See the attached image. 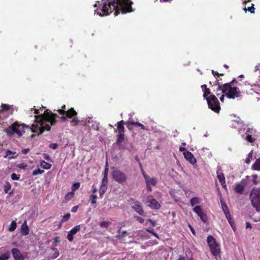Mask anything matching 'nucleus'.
Masks as SVG:
<instances>
[{
	"label": "nucleus",
	"mask_w": 260,
	"mask_h": 260,
	"mask_svg": "<svg viewBox=\"0 0 260 260\" xmlns=\"http://www.w3.org/2000/svg\"><path fill=\"white\" fill-rule=\"evenodd\" d=\"M44 172L43 170H41L40 169H36L32 173V174L33 176L38 175L39 174H41Z\"/></svg>",
	"instance_id": "obj_34"
},
{
	"label": "nucleus",
	"mask_w": 260,
	"mask_h": 260,
	"mask_svg": "<svg viewBox=\"0 0 260 260\" xmlns=\"http://www.w3.org/2000/svg\"><path fill=\"white\" fill-rule=\"evenodd\" d=\"M73 234H71V233L70 232L69 234H68L67 237L69 241L72 242L73 240Z\"/></svg>",
	"instance_id": "obj_48"
},
{
	"label": "nucleus",
	"mask_w": 260,
	"mask_h": 260,
	"mask_svg": "<svg viewBox=\"0 0 260 260\" xmlns=\"http://www.w3.org/2000/svg\"><path fill=\"white\" fill-rule=\"evenodd\" d=\"M193 211L200 217L203 222L206 223L208 221L207 216L201 206H196L193 208Z\"/></svg>",
	"instance_id": "obj_8"
},
{
	"label": "nucleus",
	"mask_w": 260,
	"mask_h": 260,
	"mask_svg": "<svg viewBox=\"0 0 260 260\" xmlns=\"http://www.w3.org/2000/svg\"><path fill=\"white\" fill-rule=\"evenodd\" d=\"M9 258L8 253H5L0 256V260H7Z\"/></svg>",
	"instance_id": "obj_39"
},
{
	"label": "nucleus",
	"mask_w": 260,
	"mask_h": 260,
	"mask_svg": "<svg viewBox=\"0 0 260 260\" xmlns=\"http://www.w3.org/2000/svg\"><path fill=\"white\" fill-rule=\"evenodd\" d=\"M207 241L211 253L217 258V256H220V253L219 244L218 243L216 239L211 235L207 237Z\"/></svg>",
	"instance_id": "obj_4"
},
{
	"label": "nucleus",
	"mask_w": 260,
	"mask_h": 260,
	"mask_svg": "<svg viewBox=\"0 0 260 260\" xmlns=\"http://www.w3.org/2000/svg\"><path fill=\"white\" fill-rule=\"evenodd\" d=\"M225 216H226L227 219L228 220V221H229V223L232 226L233 229L234 230V228H235V226H234V220L233 219V218L232 217L231 215L230 214V213L225 214Z\"/></svg>",
	"instance_id": "obj_23"
},
{
	"label": "nucleus",
	"mask_w": 260,
	"mask_h": 260,
	"mask_svg": "<svg viewBox=\"0 0 260 260\" xmlns=\"http://www.w3.org/2000/svg\"><path fill=\"white\" fill-rule=\"evenodd\" d=\"M253 6L254 5L252 4L251 7L248 8V10L250 11L251 13H254V8Z\"/></svg>",
	"instance_id": "obj_52"
},
{
	"label": "nucleus",
	"mask_w": 260,
	"mask_h": 260,
	"mask_svg": "<svg viewBox=\"0 0 260 260\" xmlns=\"http://www.w3.org/2000/svg\"><path fill=\"white\" fill-rule=\"evenodd\" d=\"M220 202L222 210L224 212L225 215L230 213L229 209L225 203L224 201H223L222 200H221Z\"/></svg>",
	"instance_id": "obj_21"
},
{
	"label": "nucleus",
	"mask_w": 260,
	"mask_h": 260,
	"mask_svg": "<svg viewBox=\"0 0 260 260\" xmlns=\"http://www.w3.org/2000/svg\"><path fill=\"white\" fill-rule=\"evenodd\" d=\"M11 179L13 180H19L20 179V175H18L15 173H13L11 175Z\"/></svg>",
	"instance_id": "obj_42"
},
{
	"label": "nucleus",
	"mask_w": 260,
	"mask_h": 260,
	"mask_svg": "<svg viewBox=\"0 0 260 260\" xmlns=\"http://www.w3.org/2000/svg\"><path fill=\"white\" fill-rule=\"evenodd\" d=\"M70 216L71 214L70 213H67V214L63 215L61 219V221L64 222L68 220L70 218Z\"/></svg>",
	"instance_id": "obj_40"
},
{
	"label": "nucleus",
	"mask_w": 260,
	"mask_h": 260,
	"mask_svg": "<svg viewBox=\"0 0 260 260\" xmlns=\"http://www.w3.org/2000/svg\"><path fill=\"white\" fill-rule=\"evenodd\" d=\"M101 4H99V8L96 9L95 13L100 16L108 15L114 11V15L117 16L120 12L122 13L130 12L132 11L131 0H113L107 4V2L102 0Z\"/></svg>",
	"instance_id": "obj_2"
},
{
	"label": "nucleus",
	"mask_w": 260,
	"mask_h": 260,
	"mask_svg": "<svg viewBox=\"0 0 260 260\" xmlns=\"http://www.w3.org/2000/svg\"><path fill=\"white\" fill-rule=\"evenodd\" d=\"M123 123H124L123 120H121L117 122V130L118 131V134H124L125 128L123 125Z\"/></svg>",
	"instance_id": "obj_16"
},
{
	"label": "nucleus",
	"mask_w": 260,
	"mask_h": 260,
	"mask_svg": "<svg viewBox=\"0 0 260 260\" xmlns=\"http://www.w3.org/2000/svg\"><path fill=\"white\" fill-rule=\"evenodd\" d=\"M18 167L21 169H24L26 167V165L24 164H20L18 165Z\"/></svg>",
	"instance_id": "obj_50"
},
{
	"label": "nucleus",
	"mask_w": 260,
	"mask_h": 260,
	"mask_svg": "<svg viewBox=\"0 0 260 260\" xmlns=\"http://www.w3.org/2000/svg\"><path fill=\"white\" fill-rule=\"evenodd\" d=\"M136 125L139 126V127H141L143 129H145V126L142 124V123H140V122H137V123H136Z\"/></svg>",
	"instance_id": "obj_54"
},
{
	"label": "nucleus",
	"mask_w": 260,
	"mask_h": 260,
	"mask_svg": "<svg viewBox=\"0 0 260 260\" xmlns=\"http://www.w3.org/2000/svg\"><path fill=\"white\" fill-rule=\"evenodd\" d=\"M245 139L250 143H253L255 141V139L252 137V136L250 135H248Z\"/></svg>",
	"instance_id": "obj_35"
},
{
	"label": "nucleus",
	"mask_w": 260,
	"mask_h": 260,
	"mask_svg": "<svg viewBox=\"0 0 260 260\" xmlns=\"http://www.w3.org/2000/svg\"><path fill=\"white\" fill-rule=\"evenodd\" d=\"M79 120L77 118H73L71 122L73 125H76L78 124Z\"/></svg>",
	"instance_id": "obj_44"
},
{
	"label": "nucleus",
	"mask_w": 260,
	"mask_h": 260,
	"mask_svg": "<svg viewBox=\"0 0 260 260\" xmlns=\"http://www.w3.org/2000/svg\"><path fill=\"white\" fill-rule=\"evenodd\" d=\"M46 122H47V121H43V124L42 125L43 131L44 129H46L47 131H49L50 130V125L48 124L45 123Z\"/></svg>",
	"instance_id": "obj_33"
},
{
	"label": "nucleus",
	"mask_w": 260,
	"mask_h": 260,
	"mask_svg": "<svg viewBox=\"0 0 260 260\" xmlns=\"http://www.w3.org/2000/svg\"><path fill=\"white\" fill-rule=\"evenodd\" d=\"M133 209L137 212L139 214L144 216V211L138 202H136L132 206Z\"/></svg>",
	"instance_id": "obj_14"
},
{
	"label": "nucleus",
	"mask_w": 260,
	"mask_h": 260,
	"mask_svg": "<svg viewBox=\"0 0 260 260\" xmlns=\"http://www.w3.org/2000/svg\"><path fill=\"white\" fill-rule=\"evenodd\" d=\"M246 229H248V228H250V229H251L252 228V226H251V224H250V223L249 222H246Z\"/></svg>",
	"instance_id": "obj_59"
},
{
	"label": "nucleus",
	"mask_w": 260,
	"mask_h": 260,
	"mask_svg": "<svg viewBox=\"0 0 260 260\" xmlns=\"http://www.w3.org/2000/svg\"><path fill=\"white\" fill-rule=\"evenodd\" d=\"M138 122H135L134 121H128V123L132 124V125H136V123H137Z\"/></svg>",
	"instance_id": "obj_62"
},
{
	"label": "nucleus",
	"mask_w": 260,
	"mask_h": 260,
	"mask_svg": "<svg viewBox=\"0 0 260 260\" xmlns=\"http://www.w3.org/2000/svg\"><path fill=\"white\" fill-rule=\"evenodd\" d=\"M108 163H106V167L105 169V171L104 172V176L108 177Z\"/></svg>",
	"instance_id": "obj_47"
},
{
	"label": "nucleus",
	"mask_w": 260,
	"mask_h": 260,
	"mask_svg": "<svg viewBox=\"0 0 260 260\" xmlns=\"http://www.w3.org/2000/svg\"><path fill=\"white\" fill-rule=\"evenodd\" d=\"M11 251L15 260H24V257L18 249L13 248Z\"/></svg>",
	"instance_id": "obj_12"
},
{
	"label": "nucleus",
	"mask_w": 260,
	"mask_h": 260,
	"mask_svg": "<svg viewBox=\"0 0 260 260\" xmlns=\"http://www.w3.org/2000/svg\"><path fill=\"white\" fill-rule=\"evenodd\" d=\"M124 134H118V138L117 139V143L118 144L121 143L124 140Z\"/></svg>",
	"instance_id": "obj_32"
},
{
	"label": "nucleus",
	"mask_w": 260,
	"mask_h": 260,
	"mask_svg": "<svg viewBox=\"0 0 260 260\" xmlns=\"http://www.w3.org/2000/svg\"><path fill=\"white\" fill-rule=\"evenodd\" d=\"M135 218L141 223H142L144 222V219L138 216H135Z\"/></svg>",
	"instance_id": "obj_45"
},
{
	"label": "nucleus",
	"mask_w": 260,
	"mask_h": 260,
	"mask_svg": "<svg viewBox=\"0 0 260 260\" xmlns=\"http://www.w3.org/2000/svg\"><path fill=\"white\" fill-rule=\"evenodd\" d=\"M201 201V199L198 197H193L191 199L190 203V205L193 208L195 207L196 205L200 204Z\"/></svg>",
	"instance_id": "obj_20"
},
{
	"label": "nucleus",
	"mask_w": 260,
	"mask_h": 260,
	"mask_svg": "<svg viewBox=\"0 0 260 260\" xmlns=\"http://www.w3.org/2000/svg\"><path fill=\"white\" fill-rule=\"evenodd\" d=\"M40 166L42 168L45 169H49L51 167V165L50 164L46 162L44 160L41 161L40 163Z\"/></svg>",
	"instance_id": "obj_26"
},
{
	"label": "nucleus",
	"mask_w": 260,
	"mask_h": 260,
	"mask_svg": "<svg viewBox=\"0 0 260 260\" xmlns=\"http://www.w3.org/2000/svg\"><path fill=\"white\" fill-rule=\"evenodd\" d=\"M148 221H149V222L152 224V225L153 226H154L155 225V223H156V222H155V221H154V220H151V219H149L148 220Z\"/></svg>",
	"instance_id": "obj_57"
},
{
	"label": "nucleus",
	"mask_w": 260,
	"mask_h": 260,
	"mask_svg": "<svg viewBox=\"0 0 260 260\" xmlns=\"http://www.w3.org/2000/svg\"><path fill=\"white\" fill-rule=\"evenodd\" d=\"M57 111L61 114H66L67 116H68V117H71L77 114V113L73 108L70 109L67 112L63 109H59L57 110Z\"/></svg>",
	"instance_id": "obj_13"
},
{
	"label": "nucleus",
	"mask_w": 260,
	"mask_h": 260,
	"mask_svg": "<svg viewBox=\"0 0 260 260\" xmlns=\"http://www.w3.org/2000/svg\"><path fill=\"white\" fill-rule=\"evenodd\" d=\"M74 196V193L73 191H70L67 193V194L65 196V199L66 200H70L72 198H73Z\"/></svg>",
	"instance_id": "obj_31"
},
{
	"label": "nucleus",
	"mask_w": 260,
	"mask_h": 260,
	"mask_svg": "<svg viewBox=\"0 0 260 260\" xmlns=\"http://www.w3.org/2000/svg\"><path fill=\"white\" fill-rule=\"evenodd\" d=\"M251 168L253 170L260 171V158L256 159L254 163L253 164Z\"/></svg>",
	"instance_id": "obj_18"
},
{
	"label": "nucleus",
	"mask_w": 260,
	"mask_h": 260,
	"mask_svg": "<svg viewBox=\"0 0 260 260\" xmlns=\"http://www.w3.org/2000/svg\"><path fill=\"white\" fill-rule=\"evenodd\" d=\"M67 117H68V116H64V115H63L61 117V119L62 120V121H65L67 119Z\"/></svg>",
	"instance_id": "obj_63"
},
{
	"label": "nucleus",
	"mask_w": 260,
	"mask_h": 260,
	"mask_svg": "<svg viewBox=\"0 0 260 260\" xmlns=\"http://www.w3.org/2000/svg\"><path fill=\"white\" fill-rule=\"evenodd\" d=\"M78 208V206H75L74 207H73L72 209V212H76L77 211V209Z\"/></svg>",
	"instance_id": "obj_58"
},
{
	"label": "nucleus",
	"mask_w": 260,
	"mask_h": 260,
	"mask_svg": "<svg viewBox=\"0 0 260 260\" xmlns=\"http://www.w3.org/2000/svg\"><path fill=\"white\" fill-rule=\"evenodd\" d=\"M14 154L10 150H7L6 152V154L4 155V157H8L9 159L14 158L15 157L11 155V154Z\"/></svg>",
	"instance_id": "obj_30"
},
{
	"label": "nucleus",
	"mask_w": 260,
	"mask_h": 260,
	"mask_svg": "<svg viewBox=\"0 0 260 260\" xmlns=\"http://www.w3.org/2000/svg\"><path fill=\"white\" fill-rule=\"evenodd\" d=\"M145 179L146 180L147 186L150 185H155L156 183V181L155 178H151L148 176L144 175Z\"/></svg>",
	"instance_id": "obj_15"
},
{
	"label": "nucleus",
	"mask_w": 260,
	"mask_h": 260,
	"mask_svg": "<svg viewBox=\"0 0 260 260\" xmlns=\"http://www.w3.org/2000/svg\"><path fill=\"white\" fill-rule=\"evenodd\" d=\"M210 94H211V92H210L209 89H206V90H204L203 96L207 100V98L209 97V96H208V95H210Z\"/></svg>",
	"instance_id": "obj_41"
},
{
	"label": "nucleus",
	"mask_w": 260,
	"mask_h": 260,
	"mask_svg": "<svg viewBox=\"0 0 260 260\" xmlns=\"http://www.w3.org/2000/svg\"><path fill=\"white\" fill-rule=\"evenodd\" d=\"M57 147V144L56 143H52L49 145V148L52 149H56Z\"/></svg>",
	"instance_id": "obj_49"
},
{
	"label": "nucleus",
	"mask_w": 260,
	"mask_h": 260,
	"mask_svg": "<svg viewBox=\"0 0 260 260\" xmlns=\"http://www.w3.org/2000/svg\"><path fill=\"white\" fill-rule=\"evenodd\" d=\"M108 181V177L104 176L102 181L101 185H107Z\"/></svg>",
	"instance_id": "obj_43"
},
{
	"label": "nucleus",
	"mask_w": 260,
	"mask_h": 260,
	"mask_svg": "<svg viewBox=\"0 0 260 260\" xmlns=\"http://www.w3.org/2000/svg\"><path fill=\"white\" fill-rule=\"evenodd\" d=\"M246 186V182L244 180H242L240 183L235 184L234 189L237 193L242 194Z\"/></svg>",
	"instance_id": "obj_10"
},
{
	"label": "nucleus",
	"mask_w": 260,
	"mask_h": 260,
	"mask_svg": "<svg viewBox=\"0 0 260 260\" xmlns=\"http://www.w3.org/2000/svg\"><path fill=\"white\" fill-rule=\"evenodd\" d=\"M110 222L107 221H103L100 223V225L102 228H108L110 225Z\"/></svg>",
	"instance_id": "obj_38"
},
{
	"label": "nucleus",
	"mask_w": 260,
	"mask_h": 260,
	"mask_svg": "<svg viewBox=\"0 0 260 260\" xmlns=\"http://www.w3.org/2000/svg\"><path fill=\"white\" fill-rule=\"evenodd\" d=\"M235 81V79H234L230 83H227L221 85L219 84L218 80H217V84H218L217 91L218 90H221V93H224L226 96L229 99H234L240 96L241 91L239 88L233 87Z\"/></svg>",
	"instance_id": "obj_3"
},
{
	"label": "nucleus",
	"mask_w": 260,
	"mask_h": 260,
	"mask_svg": "<svg viewBox=\"0 0 260 260\" xmlns=\"http://www.w3.org/2000/svg\"><path fill=\"white\" fill-rule=\"evenodd\" d=\"M107 189V185H101L100 188V196L103 198V194L105 193Z\"/></svg>",
	"instance_id": "obj_25"
},
{
	"label": "nucleus",
	"mask_w": 260,
	"mask_h": 260,
	"mask_svg": "<svg viewBox=\"0 0 260 260\" xmlns=\"http://www.w3.org/2000/svg\"><path fill=\"white\" fill-rule=\"evenodd\" d=\"M252 156H253V151H251L248 154V157L246 159L245 161V163H246L247 164H249L251 162V160L252 158Z\"/></svg>",
	"instance_id": "obj_29"
},
{
	"label": "nucleus",
	"mask_w": 260,
	"mask_h": 260,
	"mask_svg": "<svg viewBox=\"0 0 260 260\" xmlns=\"http://www.w3.org/2000/svg\"><path fill=\"white\" fill-rule=\"evenodd\" d=\"M179 150H180V151L183 152L185 151H187L185 148L182 147V146L180 147Z\"/></svg>",
	"instance_id": "obj_61"
},
{
	"label": "nucleus",
	"mask_w": 260,
	"mask_h": 260,
	"mask_svg": "<svg viewBox=\"0 0 260 260\" xmlns=\"http://www.w3.org/2000/svg\"><path fill=\"white\" fill-rule=\"evenodd\" d=\"M36 118L35 123L30 127L28 125H25L24 124H20L18 122H14L11 126H9L8 129V133L11 135L14 134H17L19 136L22 135L24 133V127L30 128L32 133H37L38 135L41 134L43 132L42 125L43 124V121H47L50 123V125H54L55 123V118L58 117L56 114L53 113L51 111L45 112L41 113L39 117L35 116Z\"/></svg>",
	"instance_id": "obj_1"
},
{
	"label": "nucleus",
	"mask_w": 260,
	"mask_h": 260,
	"mask_svg": "<svg viewBox=\"0 0 260 260\" xmlns=\"http://www.w3.org/2000/svg\"><path fill=\"white\" fill-rule=\"evenodd\" d=\"M80 230V225H78L75 226H74L71 231L70 233L71 234L75 235L78 232H79Z\"/></svg>",
	"instance_id": "obj_28"
},
{
	"label": "nucleus",
	"mask_w": 260,
	"mask_h": 260,
	"mask_svg": "<svg viewBox=\"0 0 260 260\" xmlns=\"http://www.w3.org/2000/svg\"><path fill=\"white\" fill-rule=\"evenodd\" d=\"M113 179L120 184H123L127 181V176L123 172L119 170L116 169L112 173Z\"/></svg>",
	"instance_id": "obj_7"
},
{
	"label": "nucleus",
	"mask_w": 260,
	"mask_h": 260,
	"mask_svg": "<svg viewBox=\"0 0 260 260\" xmlns=\"http://www.w3.org/2000/svg\"><path fill=\"white\" fill-rule=\"evenodd\" d=\"M16 227H17L16 222L15 220H13L9 225V227L8 228V231L11 232H13L16 229Z\"/></svg>",
	"instance_id": "obj_24"
},
{
	"label": "nucleus",
	"mask_w": 260,
	"mask_h": 260,
	"mask_svg": "<svg viewBox=\"0 0 260 260\" xmlns=\"http://www.w3.org/2000/svg\"><path fill=\"white\" fill-rule=\"evenodd\" d=\"M97 196L96 194H91L90 196V201L91 204H95L96 203Z\"/></svg>",
	"instance_id": "obj_37"
},
{
	"label": "nucleus",
	"mask_w": 260,
	"mask_h": 260,
	"mask_svg": "<svg viewBox=\"0 0 260 260\" xmlns=\"http://www.w3.org/2000/svg\"><path fill=\"white\" fill-rule=\"evenodd\" d=\"M208 105L209 108L215 112H219L220 109L219 102L214 94H211L207 98Z\"/></svg>",
	"instance_id": "obj_6"
},
{
	"label": "nucleus",
	"mask_w": 260,
	"mask_h": 260,
	"mask_svg": "<svg viewBox=\"0 0 260 260\" xmlns=\"http://www.w3.org/2000/svg\"><path fill=\"white\" fill-rule=\"evenodd\" d=\"M146 204L151 209H158L160 207V205L158 203V202L155 199H154L152 196L148 197L147 199Z\"/></svg>",
	"instance_id": "obj_9"
},
{
	"label": "nucleus",
	"mask_w": 260,
	"mask_h": 260,
	"mask_svg": "<svg viewBox=\"0 0 260 260\" xmlns=\"http://www.w3.org/2000/svg\"><path fill=\"white\" fill-rule=\"evenodd\" d=\"M251 204L256 210L260 212V187L253 188L250 194Z\"/></svg>",
	"instance_id": "obj_5"
},
{
	"label": "nucleus",
	"mask_w": 260,
	"mask_h": 260,
	"mask_svg": "<svg viewBox=\"0 0 260 260\" xmlns=\"http://www.w3.org/2000/svg\"><path fill=\"white\" fill-rule=\"evenodd\" d=\"M52 250L55 252V257H56L59 255V252L56 248H53Z\"/></svg>",
	"instance_id": "obj_55"
},
{
	"label": "nucleus",
	"mask_w": 260,
	"mask_h": 260,
	"mask_svg": "<svg viewBox=\"0 0 260 260\" xmlns=\"http://www.w3.org/2000/svg\"><path fill=\"white\" fill-rule=\"evenodd\" d=\"M184 157L190 164L194 165L196 163L197 160L193 155L189 151H185L183 153Z\"/></svg>",
	"instance_id": "obj_11"
},
{
	"label": "nucleus",
	"mask_w": 260,
	"mask_h": 260,
	"mask_svg": "<svg viewBox=\"0 0 260 260\" xmlns=\"http://www.w3.org/2000/svg\"><path fill=\"white\" fill-rule=\"evenodd\" d=\"M29 151V148H26V149H23L22 150V152L25 154L26 153H27Z\"/></svg>",
	"instance_id": "obj_56"
},
{
	"label": "nucleus",
	"mask_w": 260,
	"mask_h": 260,
	"mask_svg": "<svg viewBox=\"0 0 260 260\" xmlns=\"http://www.w3.org/2000/svg\"><path fill=\"white\" fill-rule=\"evenodd\" d=\"M252 177L253 182H254V183L256 184L257 183L256 179L258 177L257 175H253L252 176Z\"/></svg>",
	"instance_id": "obj_51"
},
{
	"label": "nucleus",
	"mask_w": 260,
	"mask_h": 260,
	"mask_svg": "<svg viewBox=\"0 0 260 260\" xmlns=\"http://www.w3.org/2000/svg\"><path fill=\"white\" fill-rule=\"evenodd\" d=\"M2 107L4 109H5V110H8L10 108V106L9 105H6V104H2Z\"/></svg>",
	"instance_id": "obj_53"
},
{
	"label": "nucleus",
	"mask_w": 260,
	"mask_h": 260,
	"mask_svg": "<svg viewBox=\"0 0 260 260\" xmlns=\"http://www.w3.org/2000/svg\"><path fill=\"white\" fill-rule=\"evenodd\" d=\"M21 233L24 236H26L29 234V229L28 226L26 224V221L25 222V223H23L22 225Z\"/></svg>",
	"instance_id": "obj_19"
},
{
	"label": "nucleus",
	"mask_w": 260,
	"mask_h": 260,
	"mask_svg": "<svg viewBox=\"0 0 260 260\" xmlns=\"http://www.w3.org/2000/svg\"><path fill=\"white\" fill-rule=\"evenodd\" d=\"M217 176L219 181H223V180H225V177L220 168L218 169L217 171Z\"/></svg>",
	"instance_id": "obj_22"
},
{
	"label": "nucleus",
	"mask_w": 260,
	"mask_h": 260,
	"mask_svg": "<svg viewBox=\"0 0 260 260\" xmlns=\"http://www.w3.org/2000/svg\"><path fill=\"white\" fill-rule=\"evenodd\" d=\"M234 121L237 123L238 124L242 123V121H241L239 118H237L236 119L234 120Z\"/></svg>",
	"instance_id": "obj_60"
},
{
	"label": "nucleus",
	"mask_w": 260,
	"mask_h": 260,
	"mask_svg": "<svg viewBox=\"0 0 260 260\" xmlns=\"http://www.w3.org/2000/svg\"><path fill=\"white\" fill-rule=\"evenodd\" d=\"M118 232L119 233V235L118 236H117V238H118L119 239H121L122 237H123L124 236L128 235L126 231H122L121 229H120L118 231Z\"/></svg>",
	"instance_id": "obj_27"
},
{
	"label": "nucleus",
	"mask_w": 260,
	"mask_h": 260,
	"mask_svg": "<svg viewBox=\"0 0 260 260\" xmlns=\"http://www.w3.org/2000/svg\"><path fill=\"white\" fill-rule=\"evenodd\" d=\"M177 260H186V258L182 256H180Z\"/></svg>",
	"instance_id": "obj_64"
},
{
	"label": "nucleus",
	"mask_w": 260,
	"mask_h": 260,
	"mask_svg": "<svg viewBox=\"0 0 260 260\" xmlns=\"http://www.w3.org/2000/svg\"><path fill=\"white\" fill-rule=\"evenodd\" d=\"M4 191L6 193H9V194H13V192L10 191L11 188V185L9 182H6L4 185Z\"/></svg>",
	"instance_id": "obj_17"
},
{
	"label": "nucleus",
	"mask_w": 260,
	"mask_h": 260,
	"mask_svg": "<svg viewBox=\"0 0 260 260\" xmlns=\"http://www.w3.org/2000/svg\"><path fill=\"white\" fill-rule=\"evenodd\" d=\"M80 185V184L79 182L74 183L72 185V191L74 192L75 190H76L77 189H78L79 188Z\"/></svg>",
	"instance_id": "obj_36"
},
{
	"label": "nucleus",
	"mask_w": 260,
	"mask_h": 260,
	"mask_svg": "<svg viewBox=\"0 0 260 260\" xmlns=\"http://www.w3.org/2000/svg\"><path fill=\"white\" fill-rule=\"evenodd\" d=\"M147 231H148L149 233H151L152 234H153L154 236H155L156 237H157V238H158V235L154 232V230L153 229H148L147 230Z\"/></svg>",
	"instance_id": "obj_46"
}]
</instances>
